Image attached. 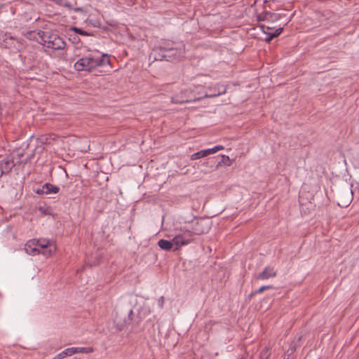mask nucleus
<instances>
[{
	"instance_id": "18",
	"label": "nucleus",
	"mask_w": 359,
	"mask_h": 359,
	"mask_svg": "<svg viewBox=\"0 0 359 359\" xmlns=\"http://www.w3.org/2000/svg\"><path fill=\"white\" fill-rule=\"evenodd\" d=\"M161 48L165 50V51H170V52L174 51L175 52V53H172L171 55H169L168 56L177 55V54H178V55L180 56V54L182 53L181 50H178L177 48L168 47V46H161ZM167 56H168L167 55H165V54L163 55V57H165Z\"/></svg>"
},
{
	"instance_id": "1",
	"label": "nucleus",
	"mask_w": 359,
	"mask_h": 359,
	"mask_svg": "<svg viewBox=\"0 0 359 359\" xmlns=\"http://www.w3.org/2000/svg\"><path fill=\"white\" fill-rule=\"evenodd\" d=\"M191 242H192L191 234L188 231L176 235L172 241L161 239L158 242V245L161 249L166 251L172 249L173 251H176L182 246L188 245Z\"/></svg>"
},
{
	"instance_id": "21",
	"label": "nucleus",
	"mask_w": 359,
	"mask_h": 359,
	"mask_svg": "<svg viewBox=\"0 0 359 359\" xmlns=\"http://www.w3.org/2000/svg\"><path fill=\"white\" fill-rule=\"evenodd\" d=\"M70 30L74 31L75 33L82 35V36H94L93 33H89L86 31L81 29L77 27H72Z\"/></svg>"
},
{
	"instance_id": "34",
	"label": "nucleus",
	"mask_w": 359,
	"mask_h": 359,
	"mask_svg": "<svg viewBox=\"0 0 359 359\" xmlns=\"http://www.w3.org/2000/svg\"><path fill=\"white\" fill-rule=\"evenodd\" d=\"M240 359H248V355L247 354H243Z\"/></svg>"
},
{
	"instance_id": "10",
	"label": "nucleus",
	"mask_w": 359,
	"mask_h": 359,
	"mask_svg": "<svg viewBox=\"0 0 359 359\" xmlns=\"http://www.w3.org/2000/svg\"><path fill=\"white\" fill-rule=\"evenodd\" d=\"M277 274L276 271L273 267L266 266L262 272L259 273L257 276V280H266L270 278L275 277Z\"/></svg>"
},
{
	"instance_id": "17",
	"label": "nucleus",
	"mask_w": 359,
	"mask_h": 359,
	"mask_svg": "<svg viewBox=\"0 0 359 359\" xmlns=\"http://www.w3.org/2000/svg\"><path fill=\"white\" fill-rule=\"evenodd\" d=\"M283 27H280L278 29H276L275 30V32H269L268 33V36L265 39L266 41H267V42L271 41L273 38L277 37L278 36H279L280 34V33L283 32Z\"/></svg>"
},
{
	"instance_id": "3",
	"label": "nucleus",
	"mask_w": 359,
	"mask_h": 359,
	"mask_svg": "<svg viewBox=\"0 0 359 359\" xmlns=\"http://www.w3.org/2000/svg\"><path fill=\"white\" fill-rule=\"evenodd\" d=\"M211 227V222L206 218H198L191 221V229L186 230L184 232H190L191 238L194 235H202L207 233ZM194 239H192L193 241Z\"/></svg>"
},
{
	"instance_id": "33",
	"label": "nucleus",
	"mask_w": 359,
	"mask_h": 359,
	"mask_svg": "<svg viewBox=\"0 0 359 359\" xmlns=\"http://www.w3.org/2000/svg\"><path fill=\"white\" fill-rule=\"evenodd\" d=\"M43 214L44 215H46V210L42 208V207H40L39 209Z\"/></svg>"
},
{
	"instance_id": "22",
	"label": "nucleus",
	"mask_w": 359,
	"mask_h": 359,
	"mask_svg": "<svg viewBox=\"0 0 359 359\" xmlns=\"http://www.w3.org/2000/svg\"><path fill=\"white\" fill-rule=\"evenodd\" d=\"M226 88L225 86H221L218 87V90H217V93L210 94L209 95H206L205 96L209 97H214L226 93Z\"/></svg>"
},
{
	"instance_id": "31",
	"label": "nucleus",
	"mask_w": 359,
	"mask_h": 359,
	"mask_svg": "<svg viewBox=\"0 0 359 359\" xmlns=\"http://www.w3.org/2000/svg\"><path fill=\"white\" fill-rule=\"evenodd\" d=\"M172 101L173 102L175 103H180V104H182V103H186V102H189V100H182V101H179V100H174V99L172 98Z\"/></svg>"
},
{
	"instance_id": "25",
	"label": "nucleus",
	"mask_w": 359,
	"mask_h": 359,
	"mask_svg": "<svg viewBox=\"0 0 359 359\" xmlns=\"http://www.w3.org/2000/svg\"><path fill=\"white\" fill-rule=\"evenodd\" d=\"M53 2L58 6L66 7L69 10L72 9V5L64 0H54Z\"/></svg>"
},
{
	"instance_id": "4",
	"label": "nucleus",
	"mask_w": 359,
	"mask_h": 359,
	"mask_svg": "<svg viewBox=\"0 0 359 359\" xmlns=\"http://www.w3.org/2000/svg\"><path fill=\"white\" fill-rule=\"evenodd\" d=\"M133 311L132 309L128 311H121L117 314L114 322L118 330L121 331L128 325L132 323Z\"/></svg>"
},
{
	"instance_id": "7",
	"label": "nucleus",
	"mask_w": 359,
	"mask_h": 359,
	"mask_svg": "<svg viewBox=\"0 0 359 359\" xmlns=\"http://www.w3.org/2000/svg\"><path fill=\"white\" fill-rule=\"evenodd\" d=\"M224 149V147L222 146V145H217V146H215V147L212 148V149H205V150H201L196 153H194V154H192L191 156V160H196V159H199L201 158H203L205 156H207L210 154H214L219 150H222Z\"/></svg>"
},
{
	"instance_id": "32",
	"label": "nucleus",
	"mask_w": 359,
	"mask_h": 359,
	"mask_svg": "<svg viewBox=\"0 0 359 359\" xmlns=\"http://www.w3.org/2000/svg\"><path fill=\"white\" fill-rule=\"evenodd\" d=\"M258 294L257 292H256V290L255 291H253L252 292L248 297V298L249 299H250L252 297H254L255 294Z\"/></svg>"
},
{
	"instance_id": "29",
	"label": "nucleus",
	"mask_w": 359,
	"mask_h": 359,
	"mask_svg": "<svg viewBox=\"0 0 359 359\" xmlns=\"http://www.w3.org/2000/svg\"><path fill=\"white\" fill-rule=\"evenodd\" d=\"M261 28L263 29L264 32H266L265 29L267 30L275 29V27H271V25H269V23L261 25Z\"/></svg>"
},
{
	"instance_id": "8",
	"label": "nucleus",
	"mask_w": 359,
	"mask_h": 359,
	"mask_svg": "<svg viewBox=\"0 0 359 359\" xmlns=\"http://www.w3.org/2000/svg\"><path fill=\"white\" fill-rule=\"evenodd\" d=\"M59 190L60 189L58 187L50 183H46L42 186L41 189H37L36 193L37 194H57Z\"/></svg>"
},
{
	"instance_id": "15",
	"label": "nucleus",
	"mask_w": 359,
	"mask_h": 359,
	"mask_svg": "<svg viewBox=\"0 0 359 359\" xmlns=\"http://www.w3.org/2000/svg\"><path fill=\"white\" fill-rule=\"evenodd\" d=\"M280 18V15L270 11H266V23L273 22L278 20Z\"/></svg>"
},
{
	"instance_id": "27",
	"label": "nucleus",
	"mask_w": 359,
	"mask_h": 359,
	"mask_svg": "<svg viewBox=\"0 0 359 359\" xmlns=\"http://www.w3.org/2000/svg\"><path fill=\"white\" fill-rule=\"evenodd\" d=\"M275 287L272 285H264L260 287L258 290H256V292L261 293L264 292V290H269V289H274Z\"/></svg>"
},
{
	"instance_id": "26",
	"label": "nucleus",
	"mask_w": 359,
	"mask_h": 359,
	"mask_svg": "<svg viewBox=\"0 0 359 359\" xmlns=\"http://www.w3.org/2000/svg\"><path fill=\"white\" fill-rule=\"evenodd\" d=\"M351 203V198L349 195L345 200H341L339 198L338 205L341 207H346Z\"/></svg>"
},
{
	"instance_id": "35",
	"label": "nucleus",
	"mask_w": 359,
	"mask_h": 359,
	"mask_svg": "<svg viewBox=\"0 0 359 359\" xmlns=\"http://www.w3.org/2000/svg\"><path fill=\"white\" fill-rule=\"evenodd\" d=\"M356 359H359V351H358V353H357Z\"/></svg>"
},
{
	"instance_id": "20",
	"label": "nucleus",
	"mask_w": 359,
	"mask_h": 359,
	"mask_svg": "<svg viewBox=\"0 0 359 359\" xmlns=\"http://www.w3.org/2000/svg\"><path fill=\"white\" fill-rule=\"evenodd\" d=\"M72 351H71V348H67L65 349L64 351H62V352H60V353H58L56 355V359H64L67 356H71V355H72Z\"/></svg>"
},
{
	"instance_id": "19",
	"label": "nucleus",
	"mask_w": 359,
	"mask_h": 359,
	"mask_svg": "<svg viewBox=\"0 0 359 359\" xmlns=\"http://www.w3.org/2000/svg\"><path fill=\"white\" fill-rule=\"evenodd\" d=\"M297 347V342L293 341L291 342L289 348L287 350L285 354L287 355V359H290V355H292L294 352L296 351Z\"/></svg>"
},
{
	"instance_id": "5",
	"label": "nucleus",
	"mask_w": 359,
	"mask_h": 359,
	"mask_svg": "<svg viewBox=\"0 0 359 359\" xmlns=\"http://www.w3.org/2000/svg\"><path fill=\"white\" fill-rule=\"evenodd\" d=\"M35 244L41 250V254L46 257L51 256L56 251V245L54 242L47 239H34Z\"/></svg>"
},
{
	"instance_id": "9",
	"label": "nucleus",
	"mask_w": 359,
	"mask_h": 359,
	"mask_svg": "<svg viewBox=\"0 0 359 359\" xmlns=\"http://www.w3.org/2000/svg\"><path fill=\"white\" fill-rule=\"evenodd\" d=\"M43 34H46V32L43 31H29L25 34V36L29 40L36 41L39 43L43 44Z\"/></svg>"
},
{
	"instance_id": "12",
	"label": "nucleus",
	"mask_w": 359,
	"mask_h": 359,
	"mask_svg": "<svg viewBox=\"0 0 359 359\" xmlns=\"http://www.w3.org/2000/svg\"><path fill=\"white\" fill-rule=\"evenodd\" d=\"M14 165L15 163L13 162V158H6L2 160L0 164L1 173L10 172Z\"/></svg>"
},
{
	"instance_id": "23",
	"label": "nucleus",
	"mask_w": 359,
	"mask_h": 359,
	"mask_svg": "<svg viewBox=\"0 0 359 359\" xmlns=\"http://www.w3.org/2000/svg\"><path fill=\"white\" fill-rule=\"evenodd\" d=\"M271 353L268 347H264L259 353L260 359H269Z\"/></svg>"
},
{
	"instance_id": "16",
	"label": "nucleus",
	"mask_w": 359,
	"mask_h": 359,
	"mask_svg": "<svg viewBox=\"0 0 359 359\" xmlns=\"http://www.w3.org/2000/svg\"><path fill=\"white\" fill-rule=\"evenodd\" d=\"M72 354L74 355L78 353H90L93 351V348L90 347H71Z\"/></svg>"
},
{
	"instance_id": "28",
	"label": "nucleus",
	"mask_w": 359,
	"mask_h": 359,
	"mask_svg": "<svg viewBox=\"0 0 359 359\" xmlns=\"http://www.w3.org/2000/svg\"><path fill=\"white\" fill-rule=\"evenodd\" d=\"M258 21H264L266 20V11L262 12V13L259 14L257 16Z\"/></svg>"
},
{
	"instance_id": "14",
	"label": "nucleus",
	"mask_w": 359,
	"mask_h": 359,
	"mask_svg": "<svg viewBox=\"0 0 359 359\" xmlns=\"http://www.w3.org/2000/svg\"><path fill=\"white\" fill-rule=\"evenodd\" d=\"M110 60L107 55H102L100 57L95 58V68L97 67H101L105 65L106 64H109Z\"/></svg>"
},
{
	"instance_id": "13",
	"label": "nucleus",
	"mask_w": 359,
	"mask_h": 359,
	"mask_svg": "<svg viewBox=\"0 0 359 359\" xmlns=\"http://www.w3.org/2000/svg\"><path fill=\"white\" fill-rule=\"evenodd\" d=\"M204 165H207L209 167V169H205L203 170L204 173L213 171L219 167L218 161L215 157L208 158L204 163Z\"/></svg>"
},
{
	"instance_id": "11",
	"label": "nucleus",
	"mask_w": 359,
	"mask_h": 359,
	"mask_svg": "<svg viewBox=\"0 0 359 359\" xmlns=\"http://www.w3.org/2000/svg\"><path fill=\"white\" fill-rule=\"evenodd\" d=\"M34 240L28 241L25 245V250L29 255H38L41 253V250L35 244Z\"/></svg>"
},
{
	"instance_id": "24",
	"label": "nucleus",
	"mask_w": 359,
	"mask_h": 359,
	"mask_svg": "<svg viewBox=\"0 0 359 359\" xmlns=\"http://www.w3.org/2000/svg\"><path fill=\"white\" fill-rule=\"evenodd\" d=\"M231 163V162L229 157L227 156H225V155L221 156V160L218 161L219 166L221 165L222 164L230 165Z\"/></svg>"
},
{
	"instance_id": "30",
	"label": "nucleus",
	"mask_w": 359,
	"mask_h": 359,
	"mask_svg": "<svg viewBox=\"0 0 359 359\" xmlns=\"http://www.w3.org/2000/svg\"><path fill=\"white\" fill-rule=\"evenodd\" d=\"M158 304H159V306H160L161 308L163 307V304H164V297H161L159 298Z\"/></svg>"
},
{
	"instance_id": "6",
	"label": "nucleus",
	"mask_w": 359,
	"mask_h": 359,
	"mask_svg": "<svg viewBox=\"0 0 359 359\" xmlns=\"http://www.w3.org/2000/svg\"><path fill=\"white\" fill-rule=\"evenodd\" d=\"M95 57H85L80 58L74 64V68L76 70L81 71H91L95 68Z\"/></svg>"
},
{
	"instance_id": "2",
	"label": "nucleus",
	"mask_w": 359,
	"mask_h": 359,
	"mask_svg": "<svg viewBox=\"0 0 359 359\" xmlns=\"http://www.w3.org/2000/svg\"><path fill=\"white\" fill-rule=\"evenodd\" d=\"M43 46L53 50H64L66 46V42L56 33L46 32L43 34Z\"/></svg>"
}]
</instances>
